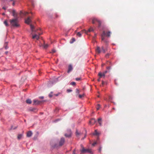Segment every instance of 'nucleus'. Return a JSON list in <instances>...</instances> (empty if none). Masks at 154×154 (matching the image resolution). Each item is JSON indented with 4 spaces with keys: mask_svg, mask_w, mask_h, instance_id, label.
<instances>
[{
    "mask_svg": "<svg viewBox=\"0 0 154 154\" xmlns=\"http://www.w3.org/2000/svg\"><path fill=\"white\" fill-rule=\"evenodd\" d=\"M9 21L10 25L13 27H17L19 25L18 18H14L10 20Z\"/></svg>",
    "mask_w": 154,
    "mask_h": 154,
    "instance_id": "obj_1",
    "label": "nucleus"
},
{
    "mask_svg": "<svg viewBox=\"0 0 154 154\" xmlns=\"http://www.w3.org/2000/svg\"><path fill=\"white\" fill-rule=\"evenodd\" d=\"M96 23H98V26L99 27H100L101 24V21L98 20L96 18H92V23L93 24H95Z\"/></svg>",
    "mask_w": 154,
    "mask_h": 154,
    "instance_id": "obj_2",
    "label": "nucleus"
},
{
    "mask_svg": "<svg viewBox=\"0 0 154 154\" xmlns=\"http://www.w3.org/2000/svg\"><path fill=\"white\" fill-rule=\"evenodd\" d=\"M82 149L81 150L82 153L89 152L92 153L91 150L89 149H85L82 145H81Z\"/></svg>",
    "mask_w": 154,
    "mask_h": 154,
    "instance_id": "obj_3",
    "label": "nucleus"
},
{
    "mask_svg": "<svg viewBox=\"0 0 154 154\" xmlns=\"http://www.w3.org/2000/svg\"><path fill=\"white\" fill-rule=\"evenodd\" d=\"M12 15L14 17V18H18V14L16 12L15 10H13L12 11Z\"/></svg>",
    "mask_w": 154,
    "mask_h": 154,
    "instance_id": "obj_4",
    "label": "nucleus"
},
{
    "mask_svg": "<svg viewBox=\"0 0 154 154\" xmlns=\"http://www.w3.org/2000/svg\"><path fill=\"white\" fill-rule=\"evenodd\" d=\"M71 134L72 132L71 130L68 129L67 130V133L65 134V136L66 137H69L71 136Z\"/></svg>",
    "mask_w": 154,
    "mask_h": 154,
    "instance_id": "obj_5",
    "label": "nucleus"
},
{
    "mask_svg": "<svg viewBox=\"0 0 154 154\" xmlns=\"http://www.w3.org/2000/svg\"><path fill=\"white\" fill-rule=\"evenodd\" d=\"M106 35L105 31H103L102 34L101 35V39L102 41H104L105 42H106V41L105 40V36Z\"/></svg>",
    "mask_w": 154,
    "mask_h": 154,
    "instance_id": "obj_6",
    "label": "nucleus"
},
{
    "mask_svg": "<svg viewBox=\"0 0 154 154\" xmlns=\"http://www.w3.org/2000/svg\"><path fill=\"white\" fill-rule=\"evenodd\" d=\"M31 21L30 17H28L27 19L25 20V22L26 23L29 24Z\"/></svg>",
    "mask_w": 154,
    "mask_h": 154,
    "instance_id": "obj_7",
    "label": "nucleus"
},
{
    "mask_svg": "<svg viewBox=\"0 0 154 154\" xmlns=\"http://www.w3.org/2000/svg\"><path fill=\"white\" fill-rule=\"evenodd\" d=\"M43 101H40L38 100H33V102L34 104L38 105L40 104Z\"/></svg>",
    "mask_w": 154,
    "mask_h": 154,
    "instance_id": "obj_8",
    "label": "nucleus"
},
{
    "mask_svg": "<svg viewBox=\"0 0 154 154\" xmlns=\"http://www.w3.org/2000/svg\"><path fill=\"white\" fill-rule=\"evenodd\" d=\"M30 28L31 29L32 32H36L37 30H38V29L35 30L34 29V27L33 26L32 24L30 25Z\"/></svg>",
    "mask_w": 154,
    "mask_h": 154,
    "instance_id": "obj_9",
    "label": "nucleus"
},
{
    "mask_svg": "<svg viewBox=\"0 0 154 154\" xmlns=\"http://www.w3.org/2000/svg\"><path fill=\"white\" fill-rule=\"evenodd\" d=\"M20 17L21 16L22 17V15H26L27 14H28V13L27 12H23V11H20Z\"/></svg>",
    "mask_w": 154,
    "mask_h": 154,
    "instance_id": "obj_10",
    "label": "nucleus"
},
{
    "mask_svg": "<svg viewBox=\"0 0 154 154\" xmlns=\"http://www.w3.org/2000/svg\"><path fill=\"white\" fill-rule=\"evenodd\" d=\"M65 141L64 139L63 138H62L60 141L59 144L60 146H62L63 145Z\"/></svg>",
    "mask_w": 154,
    "mask_h": 154,
    "instance_id": "obj_11",
    "label": "nucleus"
},
{
    "mask_svg": "<svg viewBox=\"0 0 154 154\" xmlns=\"http://www.w3.org/2000/svg\"><path fill=\"white\" fill-rule=\"evenodd\" d=\"M96 122V121L94 119H93L89 122V124L92 125L94 124Z\"/></svg>",
    "mask_w": 154,
    "mask_h": 154,
    "instance_id": "obj_12",
    "label": "nucleus"
},
{
    "mask_svg": "<svg viewBox=\"0 0 154 154\" xmlns=\"http://www.w3.org/2000/svg\"><path fill=\"white\" fill-rule=\"evenodd\" d=\"M33 39L36 38L37 40H38L39 38V35L37 34H35L32 36Z\"/></svg>",
    "mask_w": 154,
    "mask_h": 154,
    "instance_id": "obj_13",
    "label": "nucleus"
},
{
    "mask_svg": "<svg viewBox=\"0 0 154 154\" xmlns=\"http://www.w3.org/2000/svg\"><path fill=\"white\" fill-rule=\"evenodd\" d=\"M96 51L97 53L100 54L101 52L100 48L99 47H97L96 49Z\"/></svg>",
    "mask_w": 154,
    "mask_h": 154,
    "instance_id": "obj_14",
    "label": "nucleus"
},
{
    "mask_svg": "<svg viewBox=\"0 0 154 154\" xmlns=\"http://www.w3.org/2000/svg\"><path fill=\"white\" fill-rule=\"evenodd\" d=\"M32 132L31 131H28L27 134V136L28 137H30L32 136Z\"/></svg>",
    "mask_w": 154,
    "mask_h": 154,
    "instance_id": "obj_15",
    "label": "nucleus"
},
{
    "mask_svg": "<svg viewBox=\"0 0 154 154\" xmlns=\"http://www.w3.org/2000/svg\"><path fill=\"white\" fill-rule=\"evenodd\" d=\"M83 33V31H82L80 32H78L77 34V35L79 37H80L82 35V33Z\"/></svg>",
    "mask_w": 154,
    "mask_h": 154,
    "instance_id": "obj_16",
    "label": "nucleus"
},
{
    "mask_svg": "<svg viewBox=\"0 0 154 154\" xmlns=\"http://www.w3.org/2000/svg\"><path fill=\"white\" fill-rule=\"evenodd\" d=\"M26 103L28 104H31L32 103L31 100L30 99H28L26 101Z\"/></svg>",
    "mask_w": 154,
    "mask_h": 154,
    "instance_id": "obj_17",
    "label": "nucleus"
},
{
    "mask_svg": "<svg viewBox=\"0 0 154 154\" xmlns=\"http://www.w3.org/2000/svg\"><path fill=\"white\" fill-rule=\"evenodd\" d=\"M101 120V118H99L98 119V122L100 126H101V125H102Z\"/></svg>",
    "mask_w": 154,
    "mask_h": 154,
    "instance_id": "obj_18",
    "label": "nucleus"
},
{
    "mask_svg": "<svg viewBox=\"0 0 154 154\" xmlns=\"http://www.w3.org/2000/svg\"><path fill=\"white\" fill-rule=\"evenodd\" d=\"M100 134L97 132V130H96L95 131V132L94 134V135H99Z\"/></svg>",
    "mask_w": 154,
    "mask_h": 154,
    "instance_id": "obj_19",
    "label": "nucleus"
},
{
    "mask_svg": "<svg viewBox=\"0 0 154 154\" xmlns=\"http://www.w3.org/2000/svg\"><path fill=\"white\" fill-rule=\"evenodd\" d=\"M98 75L100 76V77L103 76V73H102L101 72H100L98 74Z\"/></svg>",
    "mask_w": 154,
    "mask_h": 154,
    "instance_id": "obj_20",
    "label": "nucleus"
},
{
    "mask_svg": "<svg viewBox=\"0 0 154 154\" xmlns=\"http://www.w3.org/2000/svg\"><path fill=\"white\" fill-rule=\"evenodd\" d=\"M4 24L7 26H9V25H8V23L7 21L6 20L4 21Z\"/></svg>",
    "mask_w": 154,
    "mask_h": 154,
    "instance_id": "obj_21",
    "label": "nucleus"
},
{
    "mask_svg": "<svg viewBox=\"0 0 154 154\" xmlns=\"http://www.w3.org/2000/svg\"><path fill=\"white\" fill-rule=\"evenodd\" d=\"M76 134L77 136L78 137L81 134V133H79L78 132V131L77 130L76 132Z\"/></svg>",
    "mask_w": 154,
    "mask_h": 154,
    "instance_id": "obj_22",
    "label": "nucleus"
},
{
    "mask_svg": "<svg viewBox=\"0 0 154 154\" xmlns=\"http://www.w3.org/2000/svg\"><path fill=\"white\" fill-rule=\"evenodd\" d=\"M94 31V29H93V28L91 27L88 30V32H91V31Z\"/></svg>",
    "mask_w": 154,
    "mask_h": 154,
    "instance_id": "obj_23",
    "label": "nucleus"
},
{
    "mask_svg": "<svg viewBox=\"0 0 154 154\" xmlns=\"http://www.w3.org/2000/svg\"><path fill=\"white\" fill-rule=\"evenodd\" d=\"M110 33L111 32L110 31L107 32L106 34V36L108 37H109L110 36Z\"/></svg>",
    "mask_w": 154,
    "mask_h": 154,
    "instance_id": "obj_24",
    "label": "nucleus"
},
{
    "mask_svg": "<svg viewBox=\"0 0 154 154\" xmlns=\"http://www.w3.org/2000/svg\"><path fill=\"white\" fill-rule=\"evenodd\" d=\"M43 46H44V48L46 49V48H47L48 47V45L47 44H44Z\"/></svg>",
    "mask_w": 154,
    "mask_h": 154,
    "instance_id": "obj_25",
    "label": "nucleus"
},
{
    "mask_svg": "<svg viewBox=\"0 0 154 154\" xmlns=\"http://www.w3.org/2000/svg\"><path fill=\"white\" fill-rule=\"evenodd\" d=\"M101 51L103 53H105L106 51V50L103 47H101Z\"/></svg>",
    "mask_w": 154,
    "mask_h": 154,
    "instance_id": "obj_26",
    "label": "nucleus"
},
{
    "mask_svg": "<svg viewBox=\"0 0 154 154\" xmlns=\"http://www.w3.org/2000/svg\"><path fill=\"white\" fill-rule=\"evenodd\" d=\"M72 70V68H69L68 70L67 71L68 73H69Z\"/></svg>",
    "mask_w": 154,
    "mask_h": 154,
    "instance_id": "obj_27",
    "label": "nucleus"
},
{
    "mask_svg": "<svg viewBox=\"0 0 154 154\" xmlns=\"http://www.w3.org/2000/svg\"><path fill=\"white\" fill-rule=\"evenodd\" d=\"M16 128V126H11V129H14Z\"/></svg>",
    "mask_w": 154,
    "mask_h": 154,
    "instance_id": "obj_28",
    "label": "nucleus"
},
{
    "mask_svg": "<svg viewBox=\"0 0 154 154\" xmlns=\"http://www.w3.org/2000/svg\"><path fill=\"white\" fill-rule=\"evenodd\" d=\"M56 52V50L55 49H52V50L51 52L50 53H55Z\"/></svg>",
    "mask_w": 154,
    "mask_h": 154,
    "instance_id": "obj_29",
    "label": "nucleus"
},
{
    "mask_svg": "<svg viewBox=\"0 0 154 154\" xmlns=\"http://www.w3.org/2000/svg\"><path fill=\"white\" fill-rule=\"evenodd\" d=\"M71 85H75V83L74 82H72L71 83Z\"/></svg>",
    "mask_w": 154,
    "mask_h": 154,
    "instance_id": "obj_30",
    "label": "nucleus"
},
{
    "mask_svg": "<svg viewBox=\"0 0 154 154\" xmlns=\"http://www.w3.org/2000/svg\"><path fill=\"white\" fill-rule=\"evenodd\" d=\"M97 106L98 107L97 108V110H98L100 107V105L99 104H98Z\"/></svg>",
    "mask_w": 154,
    "mask_h": 154,
    "instance_id": "obj_31",
    "label": "nucleus"
},
{
    "mask_svg": "<svg viewBox=\"0 0 154 154\" xmlns=\"http://www.w3.org/2000/svg\"><path fill=\"white\" fill-rule=\"evenodd\" d=\"M107 71H105L103 73V76L104 77H105V74L107 72Z\"/></svg>",
    "mask_w": 154,
    "mask_h": 154,
    "instance_id": "obj_32",
    "label": "nucleus"
},
{
    "mask_svg": "<svg viewBox=\"0 0 154 154\" xmlns=\"http://www.w3.org/2000/svg\"><path fill=\"white\" fill-rule=\"evenodd\" d=\"M84 96V94L82 95H79V97L80 98H82V97H83Z\"/></svg>",
    "mask_w": 154,
    "mask_h": 154,
    "instance_id": "obj_33",
    "label": "nucleus"
},
{
    "mask_svg": "<svg viewBox=\"0 0 154 154\" xmlns=\"http://www.w3.org/2000/svg\"><path fill=\"white\" fill-rule=\"evenodd\" d=\"M80 79H80V78H76L75 79V80H76V81H79V80H80Z\"/></svg>",
    "mask_w": 154,
    "mask_h": 154,
    "instance_id": "obj_34",
    "label": "nucleus"
},
{
    "mask_svg": "<svg viewBox=\"0 0 154 154\" xmlns=\"http://www.w3.org/2000/svg\"><path fill=\"white\" fill-rule=\"evenodd\" d=\"M67 92H70L72 91V90L70 89H68V90H67Z\"/></svg>",
    "mask_w": 154,
    "mask_h": 154,
    "instance_id": "obj_35",
    "label": "nucleus"
},
{
    "mask_svg": "<svg viewBox=\"0 0 154 154\" xmlns=\"http://www.w3.org/2000/svg\"><path fill=\"white\" fill-rule=\"evenodd\" d=\"M52 93V92H51V93L49 94V96L50 97H52V95L51 94Z\"/></svg>",
    "mask_w": 154,
    "mask_h": 154,
    "instance_id": "obj_36",
    "label": "nucleus"
},
{
    "mask_svg": "<svg viewBox=\"0 0 154 154\" xmlns=\"http://www.w3.org/2000/svg\"><path fill=\"white\" fill-rule=\"evenodd\" d=\"M5 49H7L8 48L7 47V46L6 45H5Z\"/></svg>",
    "mask_w": 154,
    "mask_h": 154,
    "instance_id": "obj_37",
    "label": "nucleus"
},
{
    "mask_svg": "<svg viewBox=\"0 0 154 154\" xmlns=\"http://www.w3.org/2000/svg\"><path fill=\"white\" fill-rule=\"evenodd\" d=\"M72 40L73 42H71V43H72L73 42H74V41H75V39L74 38H73L72 39Z\"/></svg>",
    "mask_w": 154,
    "mask_h": 154,
    "instance_id": "obj_38",
    "label": "nucleus"
},
{
    "mask_svg": "<svg viewBox=\"0 0 154 154\" xmlns=\"http://www.w3.org/2000/svg\"><path fill=\"white\" fill-rule=\"evenodd\" d=\"M76 93H79V91L77 89H76Z\"/></svg>",
    "mask_w": 154,
    "mask_h": 154,
    "instance_id": "obj_39",
    "label": "nucleus"
},
{
    "mask_svg": "<svg viewBox=\"0 0 154 154\" xmlns=\"http://www.w3.org/2000/svg\"><path fill=\"white\" fill-rule=\"evenodd\" d=\"M109 54H107L106 55V57H108L109 56Z\"/></svg>",
    "mask_w": 154,
    "mask_h": 154,
    "instance_id": "obj_40",
    "label": "nucleus"
},
{
    "mask_svg": "<svg viewBox=\"0 0 154 154\" xmlns=\"http://www.w3.org/2000/svg\"><path fill=\"white\" fill-rule=\"evenodd\" d=\"M39 98L40 99H42L44 98V97L43 96L40 97H39Z\"/></svg>",
    "mask_w": 154,
    "mask_h": 154,
    "instance_id": "obj_41",
    "label": "nucleus"
},
{
    "mask_svg": "<svg viewBox=\"0 0 154 154\" xmlns=\"http://www.w3.org/2000/svg\"><path fill=\"white\" fill-rule=\"evenodd\" d=\"M96 143H96V142H94V143H93L92 144V145H93V146H94V145H95L96 144Z\"/></svg>",
    "mask_w": 154,
    "mask_h": 154,
    "instance_id": "obj_42",
    "label": "nucleus"
},
{
    "mask_svg": "<svg viewBox=\"0 0 154 154\" xmlns=\"http://www.w3.org/2000/svg\"><path fill=\"white\" fill-rule=\"evenodd\" d=\"M72 67V66L71 65H70L69 66V67H70V68Z\"/></svg>",
    "mask_w": 154,
    "mask_h": 154,
    "instance_id": "obj_43",
    "label": "nucleus"
},
{
    "mask_svg": "<svg viewBox=\"0 0 154 154\" xmlns=\"http://www.w3.org/2000/svg\"><path fill=\"white\" fill-rule=\"evenodd\" d=\"M101 147H100V148L99 149V151L100 152L101 151Z\"/></svg>",
    "mask_w": 154,
    "mask_h": 154,
    "instance_id": "obj_44",
    "label": "nucleus"
},
{
    "mask_svg": "<svg viewBox=\"0 0 154 154\" xmlns=\"http://www.w3.org/2000/svg\"><path fill=\"white\" fill-rule=\"evenodd\" d=\"M22 134H20V138L21 137H22Z\"/></svg>",
    "mask_w": 154,
    "mask_h": 154,
    "instance_id": "obj_45",
    "label": "nucleus"
},
{
    "mask_svg": "<svg viewBox=\"0 0 154 154\" xmlns=\"http://www.w3.org/2000/svg\"><path fill=\"white\" fill-rule=\"evenodd\" d=\"M14 4H15L14 2V1H13V3H12V5H13V6H14Z\"/></svg>",
    "mask_w": 154,
    "mask_h": 154,
    "instance_id": "obj_46",
    "label": "nucleus"
},
{
    "mask_svg": "<svg viewBox=\"0 0 154 154\" xmlns=\"http://www.w3.org/2000/svg\"><path fill=\"white\" fill-rule=\"evenodd\" d=\"M17 138L18 139H19V134L18 135Z\"/></svg>",
    "mask_w": 154,
    "mask_h": 154,
    "instance_id": "obj_47",
    "label": "nucleus"
},
{
    "mask_svg": "<svg viewBox=\"0 0 154 154\" xmlns=\"http://www.w3.org/2000/svg\"><path fill=\"white\" fill-rule=\"evenodd\" d=\"M109 99H112V97H111L110 96V97H109Z\"/></svg>",
    "mask_w": 154,
    "mask_h": 154,
    "instance_id": "obj_48",
    "label": "nucleus"
},
{
    "mask_svg": "<svg viewBox=\"0 0 154 154\" xmlns=\"http://www.w3.org/2000/svg\"><path fill=\"white\" fill-rule=\"evenodd\" d=\"M75 150H74V151L73 152V154H75Z\"/></svg>",
    "mask_w": 154,
    "mask_h": 154,
    "instance_id": "obj_49",
    "label": "nucleus"
},
{
    "mask_svg": "<svg viewBox=\"0 0 154 154\" xmlns=\"http://www.w3.org/2000/svg\"><path fill=\"white\" fill-rule=\"evenodd\" d=\"M86 134L85 135V137H84V138H82V139H84V138L85 137H86Z\"/></svg>",
    "mask_w": 154,
    "mask_h": 154,
    "instance_id": "obj_50",
    "label": "nucleus"
},
{
    "mask_svg": "<svg viewBox=\"0 0 154 154\" xmlns=\"http://www.w3.org/2000/svg\"><path fill=\"white\" fill-rule=\"evenodd\" d=\"M59 94V93L58 94H55V95L56 96H58Z\"/></svg>",
    "mask_w": 154,
    "mask_h": 154,
    "instance_id": "obj_51",
    "label": "nucleus"
},
{
    "mask_svg": "<svg viewBox=\"0 0 154 154\" xmlns=\"http://www.w3.org/2000/svg\"><path fill=\"white\" fill-rule=\"evenodd\" d=\"M8 51H6V52H5V53L6 54H8Z\"/></svg>",
    "mask_w": 154,
    "mask_h": 154,
    "instance_id": "obj_52",
    "label": "nucleus"
},
{
    "mask_svg": "<svg viewBox=\"0 0 154 154\" xmlns=\"http://www.w3.org/2000/svg\"><path fill=\"white\" fill-rule=\"evenodd\" d=\"M3 8L5 10L6 9V8L4 7H3Z\"/></svg>",
    "mask_w": 154,
    "mask_h": 154,
    "instance_id": "obj_53",
    "label": "nucleus"
},
{
    "mask_svg": "<svg viewBox=\"0 0 154 154\" xmlns=\"http://www.w3.org/2000/svg\"><path fill=\"white\" fill-rule=\"evenodd\" d=\"M97 80H98V81H99H99H100V79H98Z\"/></svg>",
    "mask_w": 154,
    "mask_h": 154,
    "instance_id": "obj_54",
    "label": "nucleus"
},
{
    "mask_svg": "<svg viewBox=\"0 0 154 154\" xmlns=\"http://www.w3.org/2000/svg\"><path fill=\"white\" fill-rule=\"evenodd\" d=\"M108 63H109L110 64H111V63L110 62H108V63H107L108 64Z\"/></svg>",
    "mask_w": 154,
    "mask_h": 154,
    "instance_id": "obj_55",
    "label": "nucleus"
},
{
    "mask_svg": "<svg viewBox=\"0 0 154 154\" xmlns=\"http://www.w3.org/2000/svg\"><path fill=\"white\" fill-rule=\"evenodd\" d=\"M96 34H95V35H94L95 37H96Z\"/></svg>",
    "mask_w": 154,
    "mask_h": 154,
    "instance_id": "obj_56",
    "label": "nucleus"
},
{
    "mask_svg": "<svg viewBox=\"0 0 154 154\" xmlns=\"http://www.w3.org/2000/svg\"><path fill=\"white\" fill-rule=\"evenodd\" d=\"M39 35H40L41 34L38 33Z\"/></svg>",
    "mask_w": 154,
    "mask_h": 154,
    "instance_id": "obj_57",
    "label": "nucleus"
},
{
    "mask_svg": "<svg viewBox=\"0 0 154 154\" xmlns=\"http://www.w3.org/2000/svg\"><path fill=\"white\" fill-rule=\"evenodd\" d=\"M102 66H103V64H102Z\"/></svg>",
    "mask_w": 154,
    "mask_h": 154,
    "instance_id": "obj_58",
    "label": "nucleus"
},
{
    "mask_svg": "<svg viewBox=\"0 0 154 154\" xmlns=\"http://www.w3.org/2000/svg\"><path fill=\"white\" fill-rule=\"evenodd\" d=\"M110 66H108L107 67H108V68H109V67H110Z\"/></svg>",
    "mask_w": 154,
    "mask_h": 154,
    "instance_id": "obj_59",
    "label": "nucleus"
},
{
    "mask_svg": "<svg viewBox=\"0 0 154 154\" xmlns=\"http://www.w3.org/2000/svg\"><path fill=\"white\" fill-rule=\"evenodd\" d=\"M56 81H57V79H56Z\"/></svg>",
    "mask_w": 154,
    "mask_h": 154,
    "instance_id": "obj_60",
    "label": "nucleus"
},
{
    "mask_svg": "<svg viewBox=\"0 0 154 154\" xmlns=\"http://www.w3.org/2000/svg\"><path fill=\"white\" fill-rule=\"evenodd\" d=\"M7 45V44H6V43H5V45Z\"/></svg>",
    "mask_w": 154,
    "mask_h": 154,
    "instance_id": "obj_61",
    "label": "nucleus"
},
{
    "mask_svg": "<svg viewBox=\"0 0 154 154\" xmlns=\"http://www.w3.org/2000/svg\"><path fill=\"white\" fill-rule=\"evenodd\" d=\"M12 1V0H10V1Z\"/></svg>",
    "mask_w": 154,
    "mask_h": 154,
    "instance_id": "obj_62",
    "label": "nucleus"
}]
</instances>
